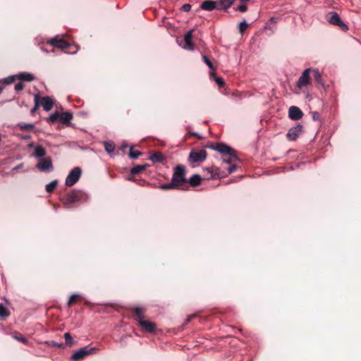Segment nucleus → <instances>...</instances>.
Instances as JSON below:
<instances>
[{"label":"nucleus","mask_w":361,"mask_h":361,"mask_svg":"<svg viewBox=\"0 0 361 361\" xmlns=\"http://www.w3.org/2000/svg\"><path fill=\"white\" fill-rule=\"evenodd\" d=\"M148 166V164H142V165H137L134 167H133L131 169H130V173L132 175H135V174H137L139 173L140 171L145 170L146 169V167Z\"/></svg>","instance_id":"393cba45"},{"label":"nucleus","mask_w":361,"mask_h":361,"mask_svg":"<svg viewBox=\"0 0 361 361\" xmlns=\"http://www.w3.org/2000/svg\"><path fill=\"white\" fill-rule=\"evenodd\" d=\"M40 104L44 111H49L52 109L54 102L50 97L45 96L42 97Z\"/></svg>","instance_id":"2eb2a0df"},{"label":"nucleus","mask_w":361,"mask_h":361,"mask_svg":"<svg viewBox=\"0 0 361 361\" xmlns=\"http://www.w3.org/2000/svg\"><path fill=\"white\" fill-rule=\"evenodd\" d=\"M181 9L185 12H188L191 9V5L189 4H185L182 6Z\"/></svg>","instance_id":"c03bdc74"},{"label":"nucleus","mask_w":361,"mask_h":361,"mask_svg":"<svg viewBox=\"0 0 361 361\" xmlns=\"http://www.w3.org/2000/svg\"><path fill=\"white\" fill-rule=\"evenodd\" d=\"M58 185V181L56 180H52L48 184L46 185V190L48 192H52Z\"/></svg>","instance_id":"7c9ffc66"},{"label":"nucleus","mask_w":361,"mask_h":361,"mask_svg":"<svg viewBox=\"0 0 361 361\" xmlns=\"http://www.w3.org/2000/svg\"><path fill=\"white\" fill-rule=\"evenodd\" d=\"M302 128L303 127L300 124L290 128L286 135L288 139L291 141L295 140L302 133Z\"/></svg>","instance_id":"9d476101"},{"label":"nucleus","mask_w":361,"mask_h":361,"mask_svg":"<svg viewBox=\"0 0 361 361\" xmlns=\"http://www.w3.org/2000/svg\"><path fill=\"white\" fill-rule=\"evenodd\" d=\"M17 78L25 80V81H32L35 79V77L32 74L26 73V72H22L17 75Z\"/></svg>","instance_id":"4be33fe9"},{"label":"nucleus","mask_w":361,"mask_h":361,"mask_svg":"<svg viewBox=\"0 0 361 361\" xmlns=\"http://www.w3.org/2000/svg\"><path fill=\"white\" fill-rule=\"evenodd\" d=\"M104 148L108 154H111L114 152L115 145L112 141L105 142Z\"/></svg>","instance_id":"bb28decb"},{"label":"nucleus","mask_w":361,"mask_h":361,"mask_svg":"<svg viewBox=\"0 0 361 361\" xmlns=\"http://www.w3.org/2000/svg\"><path fill=\"white\" fill-rule=\"evenodd\" d=\"M312 118L314 121H317L319 118V115L317 112H314L312 114Z\"/></svg>","instance_id":"49530a36"},{"label":"nucleus","mask_w":361,"mask_h":361,"mask_svg":"<svg viewBox=\"0 0 361 361\" xmlns=\"http://www.w3.org/2000/svg\"><path fill=\"white\" fill-rule=\"evenodd\" d=\"M80 297V295L79 294H73L71 295L68 302H67V305L68 307H71L72 305V304L73 303V302L75 301V300L78 298Z\"/></svg>","instance_id":"a19ab883"},{"label":"nucleus","mask_w":361,"mask_h":361,"mask_svg":"<svg viewBox=\"0 0 361 361\" xmlns=\"http://www.w3.org/2000/svg\"><path fill=\"white\" fill-rule=\"evenodd\" d=\"M138 324H140L143 331L152 333L154 332L156 330V324L149 320H145L143 319L139 321Z\"/></svg>","instance_id":"9b49d317"},{"label":"nucleus","mask_w":361,"mask_h":361,"mask_svg":"<svg viewBox=\"0 0 361 361\" xmlns=\"http://www.w3.org/2000/svg\"><path fill=\"white\" fill-rule=\"evenodd\" d=\"M303 116V113L301 109L295 106H292L288 109V116L292 120H299Z\"/></svg>","instance_id":"ddd939ff"},{"label":"nucleus","mask_w":361,"mask_h":361,"mask_svg":"<svg viewBox=\"0 0 361 361\" xmlns=\"http://www.w3.org/2000/svg\"><path fill=\"white\" fill-rule=\"evenodd\" d=\"M49 345L52 347H57L61 349H63L65 348V344L63 343H57L56 341H51L49 342Z\"/></svg>","instance_id":"58836bf2"},{"label":"nucleus","mask_w":361,"mask_h":361,"mask_svg":"<svg viewBox=\"0 0 361 361\" xmlns=\"http://www.w3.org/2000/svg\"><path fill=\"white\" fill-rule=\"evenodd\" d=\"M48 43L51 46L58 47L59 49H66L69 47V43L67 41L63 39H57L56 37L50 39L48 41Z\"/></svg>","instance_id":"4468645a"},{"label":"nucleus","mask_w":361,"mask_h":361,"mask_svg":"<svg viewBox=\"0 0 361 361\" xmlns=\"http://www.w3.org/2000/svg\"><path fill=\"white\" fill-rule=\"evenodd\" d=\"M99 351L97 347H83L75 351L71 357V361H80L89 355L96 354Z\"/></svg>","instance_id":"39448f33"},{"label":"nucleus","mask_w":361,"mask_h":361,"mask_svg":"<svg viewBox=\"0 0 361 361\" xmlns=\"http://www.w3.org/2000/svg\"><path fill=\"white\" fill-rule=\"evenodd\" d=\"M16 76H17V75H9L8 77L2 78L0 80V83H2L4 85L11 84V83L14 82V81L17 78Z\"/></svg>","instance_id":"a878e982"},{"label":"nucleus","mask_w":361,"mask_h":361,"mask_svg":"<svg viewBox=\"0 0 361 361\" xmlns=\"http://www.w3.org/2000/svg\"><path fill=\"white\" fill-rule=\"evenodd\" d=\"M13 337L23 343L27 344L28 343V340L26 338L20 335H18L17 334H13Z\"/></svg>","instance_id":"e433bc0d"},{"label":"nucleus","mask_w":361,"mask_h":361,"mask_svg":"<svg viewBox=\"0 0 361 361\" xmlns=\"http://www.w3.org/2000/svg\"><path fill=\"white\" fill-rule=\"evenodd\" d=\"M188 182H189L192 187L198 186L202 182V177L198 174H194L188 180Z\"/></svg>","instance_id":"412c9836"},{"label":"nucleus","mask_w":361,"mask_h":361,"mask_svg":"<svg viewBox=\"0 0 361 361\" xmlns=\"http://www.w3.org/2000/svg\"><path fill=\"white\" fill-rule=\"evenodd\" d=\"M59 117L60 113L56 111L47 118V121L49 123H54L56 122L58 120L59 121Z\"/></svg>","instance_id":"c85d7f7f"},{"label":"nucleus","mask_w":361,"mask_h":361,"mask_svg":"<svg viewBox=\"0 0 361 361\" xmlns=\"http://www.w3.org/2000/svg\"><path fill=\"white\" fill-rule=\"evenodd\" d=\"M312 70L310 68L305 69L302 75L300 76L298 82L297 87L300 89L307 86L310 82V73Z\"/></svg>","instance_id":"6e6552de"},{"label":"nucleus","mask_w":361,"mask_h":361,"mask_svg":"<svg viewBox=\"0 0 361 361\" xmlns=\"http://www.w3.org/2000/svg\"><path fill=\"white\" fill-rule=\"evenodd\" d=\"M128 180L133 181V182H135V183H137V184H140V183H141V180H137V179L134 178L133 177H128Z\"/></svg>","instance_id":"09e8293b"},{"label":"nucleus","mask_w":361,"mask_h":361,"mask_svg":"<svg viewBox=\"0 0 361 361\" xmlns=\"http://www.w3.org/2000/svg\"><path fill=\"white\" fill-rule=\"evenodd\" d=\"M30 147H34L35 152L33 156L37 159H41L46 154L45 149L41 145H35L34 144L30 145Z\"/></svg>","instance_id":"a211bd4d"},{"label":"nucleus","mask_w":361,"mask_h":361,"mask_svg":"<svg viewBox=\"0 0 361 361\" xmlns=\"http://www.w3.org/2000/svg\"><path fill=\"white\" fill-rule=\"evenodd\" d=\"M235 0H219L216 2V7L218 10H225L229 8L234 2Z\"/></svg>","instance_id":"6ab92c4d"},{"label":"nucleus","mask_w":361,"mask_h":361,"mask_svg":"<svg viewBox=\"0 0 361 361\" xmlns=\"http://www.w3.org/2000/svg\"><path fill=\"white\" fill-rule=\"evenodd\" d=\"M22 138L24 140H28L30 138V135H24Z\"/></svg>","instance_id":"5fc2aeb1"},{"label":"nucleus","mask_w":361,"mask_h":361,"mask_svg":"<svg viewBox=\"0 0 361 361\" xmlns=\"http://www.w3.org/2000/svg\"><path fill=\"white\" fill-rule=\"evenodd\" d=\"M236 11H238L240 12H245L247 10V6L245 4H240L239 6H238L235 8Z\"/></svg>","instance_id":"79ce46f5"},{"label":"nucleus","mask_w":361,"mask_h":361,"mask_svg":"<svg viewBox=\"0 0 361 361\" xmlns=\"http://www.w3.org/2000/svg\"><path fill=\"white\" fill-rule=\"evenodd\" d=\"M39 96L38 94H36L35 96V106L30 111L32 114H33L35 112V111L39 106Z\"/></svg>","instance_id":"4c0bfd02"},{"label":"nucleus","mask_w":361,"mask_h":361,"mask_svg":"<svg viewBox=\"0 0 361 361\" xmlns=\"http://www.w3.org/2000/svg\"><path fill=\"white\" fill-rule=\"evenodd\" d=\"M134 312L136 316V320L137 322L144 319L142 313L144 312V309L140 307H136L134 309Z\"/></svg>","instance_id":"cd10ccee"},{"label":"nucleus","mask_w":361,"mask_h":361,"mask_svg":"<svg viewBox=\"0 0 361 361\" xmlns=\"http://www.w3.org/2000/svg\"><path fill=\"white\" fill-rule=\"evenodd\" d=\"M326 19L330 24L338 26L342 31L346 32L348 30V26L345 23L335 11L328 12L326 15Z\"/></svg>","instance_id":"20e7f679"},{"label":"nucleus","mask_w":361,"mask_h":361,"mask_svg":"<svg viewBox=\"0 0 361 361\" xmlns=\"http://www.w3.org/2000/svg\"><path fill=\"white\" fill-rule=\"evenodd\" d=\"M248 27V23L246 22V20H243L239 23L238 29L240 33H243L245 30Z\"/></svg>","instance_id":"c9c22d12"},{"label":"nucleus","mask_w":361,"mask_h":361,"mask_svg":"<svg viewBox=\"0 0 361 361\" xmlns=\"http://www.w3.org/2000/svg\"><path fill=\"white\" fill-rule=\"evenodd\" d=\"M23 166V164H18V166H16L13 169V170H18V169H21Z\"/></svg>","instance_id":"864d4df0"},{"label":"nucleus","mask_w":361,"mask_h":361,"mask_svg":"<svg viewBox=\"0 0 361 361\" xmlns=\"http://www.w3.org/2000/svg\"><path fill=\"white\" fill-rule=\"evenodd\" d=\"M82 173V170L80 167H74L67 176L65 184L66 186H73L80 179Z\"/></svg>","instance_id":"423d86ee"},{"label":"nucleus","mask_w":361,"mask_h":361,"mask_svg":"<svg viewBox=\"0 0 361 361\" xmlns=\"http://www.w3.org/2000/svg\"><path fill=\"white\" fill-rule=\"evenodd\" d=\"M193 30H190L184 36V44L182 47L184 49L192 51L194 49V44L192 42Z\"/></svg>","instance_id":"f8f14e48"},{"label":"nucleus","mask_w":361,"mask_h":361,"mask_svg":"<svg viewBox=\"0 0 361 361\" xmlns=\"http://www.w3.org/2000/svg\"><path fill=\"white\" fill-rule=\"evenodd\" d=\"M24 87V85L23 84V82H18L17 84L15 85V87H14V89L15 90L19 92V91H21Z\"/></svg>","instance_id":"37998d69"},{"label":"nucleus","mask_w":361,"mask_h":361,"mask_svg":"<svg viewBox=\"0 0 361 361\" xmlns=\"http://www.w3.org/2000/svg\"><path fill=\"white\" fill-rule=\"evenodd\" d=\"M141 155V152L139 151L133 150L131 147L129 152V157L132 159H135Z\"/></svg>","instance_id":"72a5a7b5"},{"label":"nucleus","mask_w":361,"mask_h":361,"mask_svg":"<svg viewBox=\"0 0 361 361\" xmlns=\"http://www.w3.org/2000/svg\"><path fill=\"white\" fill-rule=\"evenodd\" d=\"M202 59H203L204 62L207 65V66L210 69L209 76L214 75L215 68H214V66L213 63H212V61L205 55H202Z\"/></svg>","instance_id":"5701e85b"},{"label":"nucleus","mask_w":361,"mask_h":361,"mask_svg":"<svg viewBox=\"0 0 361 361\" xmlns=\"http://www.w3.org/2000/svg\"><path fill=\"white\" fill-rule=\"evenodd\" d=\"M88 200L89 196L86 192L79 190H73L66 195L63 201L65 208L71 209L73 204L83 203Z\"/></svg>","instance_id":"7ed1b4c3"},{"label":"nucleus","mask_w":361,"mask_h":361,"mask_svg":"<svg viewBox=\"0 0 361 361\" xmlns=\"http://www.w3.org/2000/svg\"><path fill=\"white\" fill-rule=\"evenodd\" d=\"M278 18L272 17L270 18L269 21L273 23H276L278 21Z\"/></svg>","instance_id":"8fccbe9b"},{"label":"nucleus","mask_w":361,"mask_h":361,"mask_svg":"<svg viewBox=\"0 0 361 361\" xmlns=\"http://www.w3.org/2000/svg\"><path fill=\"white\" fill-rule=\"evenodd\" d=\"M41 49H42L43 51H44V52H47V53H48V52H49L47 49H44V48H43V47H41Z\"/></svg>","instance_id":"6e6d98bb"},{"label":"nucleus","mask_w":361,"mask_h":361,"mask_svg":"<svg viewBox=\"0 0 361 361\" xmlns=\"http://www.w3.org/2000/svg\"><path fill=\"white\" fill-rule=\"evenodd\" d=\"M72 119L73 114L70 111L62 112L60 114L59 121L63 125H70Z\"/></svg>","instance_id":"dca6fc26"},{"label":"nucleus","mask_w":361,"mask_h":361,"mask_svg":"<svg viewBox=\"0 0 361 361\" xmlns=\"http://www.w3.org/2000/svg\"><path fill=\"white\" fill-rule=\"evenodd\" d=\"M195 317V314H192L188 317L186 322H189L192 319Z\"/></svg>","instance_id":"3c124183"},{"label":"nucleus","mask_w":361,"mask_h":361,"mask_svg":"<svg viewBox=\"0 0 361 361\" xmlns=\"http://www.w3.org/2000/svg\"><path fill=\"white\" fill-rule=\"evenodd\" d=\"M207 152L204 149L200 151L191 150L189 154L188 161L190 163H202L207 159Z\"/></svg>","instance_id":"0eeeda50"},{"label":"nucleus","mask_w":361,"mask_h":361,"mask_svg":"<svg viewBox=\"0 0 361 361\" xmlns=\"http://www.w3.org/2000/svg\"><path fill=\"white\" fill-rule=\"evenodd\" d=\"M294 168L293 166L290 167V170H293Z\"/></svg>","instance_id":"bf43d9fd"},{"label":"nucleus","mask_w":361,"mask_h":361,"mask_svg":"<svg viewBox=\"0 0 361 361\" xmlns=\"http://www.w3.org/2000/svg\"><path fill=\"white\" fill-rule=\"evenodd\" d=\"M164 159V157L160 152H154L150 154L149 160L154 163H161Z\"/></svg>","instance_id":"aec40b11"},{"label":"nucleus","mask_w":361,"mask_h":361,"mask_svg":"<svg viewBox=\"0 0 361 361\" xmlns=\"http://www.w3.org/2000/svg\"><path fill=\"white\" fill-rule=\"evenodd\" d=\"M210 78L214 79L215 80V82H216V84L218 85V86L220 87H223L225 84L224 79L220 77H216L215 73H214V75L210 76Z\"/></svg>","instance_id":"f704fd0d"},{"label":"nucleus","mask_w":361,"mask_h":361,"mask_svg":"<svg viewBox=\"0 0 361 361\" xmlns=\"http://www.w3.org/2000/svg\"><path fill=\"white\" fill-rule=\"evenodd\" d=\"M3 92V87L0 86V94L2 93Z\"/></svg>","instance_id":"4d7b16f0"},{"label":"nucleus","mask_w":361,"mask_h":361,"mask_svg":"<svg viewBox=\"0 0 361 361\" xmlns=\"http://www.w3.org/2000/svg\"><path fill=\"white\" fill-rule=\"evenodd\" d=\"M200 8L207 11L217 9L216 2L212 0H206L201 4Z\"/></svg>","instance_id":"f3484780"},{"label":"nucleus","mask_w":361,"mask_h":361,"mask_svg":"<svg viewBox=\"0 0 361 361\" xmlns=\"http://www.w3.org/2000/svg\"><path fill=\"white\" fill-rule=\"evenodd\" d=\"M17 126L22 130L30 131L35 128V125L32 123H19Z\"/></svg>","instance_id":"b1692460"},{"label":"nucleus","mask_w":361,"mask_h":361,"mask_svg":"<svg viewBox=\"0 0 361 361\" xmlns=\"http://www.w3.org/2000/svg\"><path fill=\"white\" fill-rule=\"evenodd\" d=\"M64 338H65V345L71 346L72 344L75 343L76 341L73 340L72 338V336L70 333L66 332L64 334Z\"/></svg>","instance_id":"c756f323"},{"label":"nucleus","mask_w":361,"mask_h":361,"mask_svg":"<svg viewBox=\"0 0 361 361\" xmlns=\"http://www.w3.org/2000/svg\"><path fill=\"white\" fill-rule=\"evenodd\" d=\"M237 169V166L235 164H233V165H231L228 168V173H233Z\"/></svg>","instance_id":"a18cd8bd"},{"label":"nucleus","mask_w":361,"mask_h":361,"mask_svg":"<svg viewBox=\"0 0 361 361\" xmlns=\"http://www.w3.org/2000/svg\"><path fill=\"white\" fill-rule=\"evenodd\" d=\"M301 164H304V163H301ZM299 165H300V164H297V167H298Z\"/></svg>","instance_id":"13d9d810"},{"label":"nucleus","mask_w":361,"mask_h":361,"mask_svg":"<svg viewBox=\"0 0 361 361\" xmlns=\"http://www.w3.org/2000/svg\"><path fill=\"white\" fill-rule=\"evenodd\" d=\"M314 78L319 84H322V77L319 69L312 70Z\"/></svg>","instance_id":"473e14b6"},{"label":"nucleus","mask_w":361,"mask_h":361,"mask_svg":"<svg viewBox=\"0 0 361 361\" xmlns=\"http://www.w3.org/2000/svg\"><path fill=\"white\" fill-rule=\"evenodd\" d=\"M185 174V167L181 164L177 165L173 169V173L171 183L161 184L159 185V188L164 190L180 188L183 184L188 183Z\"/></svg>","instance_id":"f257e3e1"},{"label":"nucleus","mask_w":361,"mask_h":361,"mask_svg":"<svg viewBox=\"0 0 361 361\" xmlns=\"http://www.w3.org/2000/svg\"><path fill=\"white\" fill-rule=\"evenodd\" d=\"M207 170L211 173L210 176L208 178H214L215 174H214L212 171H210L209 169H207Z\"/></svg>","instance_id":"603ef678"},{"label":"nucleus","mask_w":361,"mask_h":361,"mask_svg":"<svg viewBox=\"0 0 361 361\" xmlns=\"http://www.w3.org/2000/svg\"><path fill=\"white\" fill-rule=\"evenodd\" d=\"M9 316V312L6 307L3 305L0 304V317L2 319H6Z\"/></svg>","instance_id":"2f4dec72"},{"label":"nucleus","mask_w":361,"mask_h":361,"mask_svg":"<svg viewBox=\"0 0 361 361\" xmlns=\"http://www.w3.org/2000/svg\"><path fill=\"white\" fill-rule=\"evenodd\" d=\"M207 147L220 153L223 157V161L225 163L231 164L238 161L235 150L223 142L213 143L208 145Z\"/></svg>","instance_id":"f03ea898"},{"label":"nucleus","mask_w":361,"mask_h":361,"mask_svg":"<svg viewBox=\"0 0 361 361\" xmlns=\"http://www.w3.org/2000/svg\"><path fill=\"white\" fill-rule=\"evenodd\" d=\"M128 180L133 181V182H135V183H137V184H140V183H141V180H137V179L134 178L133 177H128Z\"/></svg>","instance_id":"de8ad7c7"},{"label":"nucleus","mask_w":361,"mask_h":361,"mask_svg":"<svg viewBox=\"0 0 361 361\" xmlns=\"http://www.w3.org/2000/svg\"><path fill=\"white\" fill-rule=\"evenodd\" d=\"M37 168L40 171H51L53 170L52 161L50 157L42 159L37 164Z\"/></svg>","instance_id":"1a4fd4ad"},{"label":"nucleus","mask_w":361,"mask_h":361,"mask_svg":"<svg viewBox=\"0 0 361 361\" xmlns=\"http://www.w3.org/2000/svg\"><path fill=\"white\" fill-rule=\"evenodd\" d=\"M242 98H243V94L242 93H240L239 92H233V94H232V99L234 101L238 102V101L240 100Z\"/></svg>","instance_id":"ea45409f"}]
</instances>
